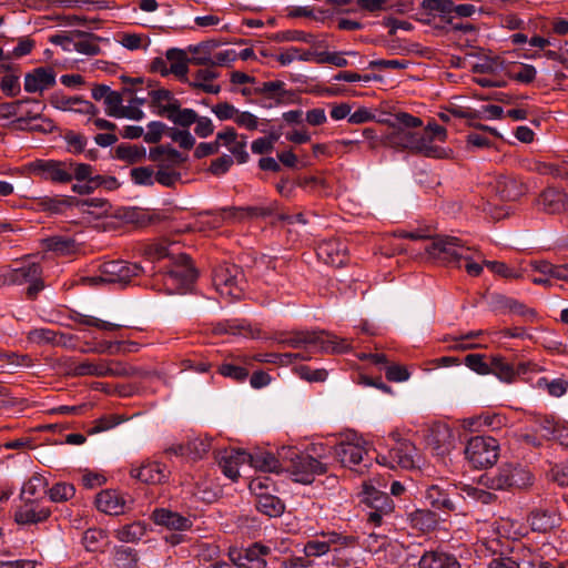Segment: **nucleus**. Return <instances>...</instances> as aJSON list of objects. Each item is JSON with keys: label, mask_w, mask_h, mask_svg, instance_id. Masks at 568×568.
<instances>
[{"label": "nucleus", "mask_w": 568, "mask_h": 568, "mask_svg": "<svg viewBox=\"0 0 568 568\" xmlns=\"http://www.w3.org/2000/svg\"><path fill=\"white\" fill-rule=\"evenodd\" d=\"M278 344L306 353H346L351 349L348 339L338 338L325 331H296L283 335Z\"/></svg>", "instance_id": "nucleus-1"}, {"label": "nucleus", "mask_w": 568, "mask_h": 568, "mask_svg": "<svg viewBox=\"0 0 568 568\" xmlns=\"http://www.w3.org/2000/svg\"><path fill=\"white\" fill-rule=\"evenodd\" d=\"M278 457L294 481L304 485L312 484L316 476L327 471V465L310 453L300 452L295 447H282Z\"/></svg>", "instance_id": "nucleus-2"}, {"label": "nucleus", "mask_w": 568, "mask_h": 568, "mask_svg": "<svg viewBox=\"0 0 568 568\" xmlns=\"http://www.w3.org/2000/svg\"><path fill=\"white\" fill-rule=\"evenodd\" d=\"M358 546V539L352 535H343L335 530L320 531L316 538L305 542L303 552L306 557H322L329 551H333V565L337 567H347L349 561L339 556L341 551L345 548H355Z\"/></svg>", "instance_id": "nucleus-3"}, {"label": "nucleus", "mask_w": 568, "mask_h": 568, "mask_svg": "<svg viewBox=\"0 0 568 568\" xmlns=\"http://www.w3.org/2000/svg\"><path fill=\"white\" fill-rule=\"evenodd\" d=\"M534 483V475L519 463H506L495 471L480 476V484L493 490L526 489Z\"/></svg>", "instance_id": "nucleus-4"}, {"label": "nucleus", "mask_w": 568, "mask_h": 568, "mask_svg": "<svg viewBox=\"0 0 568 568\" xmlns=\"http://www.w3.org/2000/svg\"><path fill=\"white\" fill-rule=\"evenodd\" d=\"M385 123L388 125V131L384 136L385 144L409 151L418 133L412 129L419 128L423 124L419 118L406 112L396 113L394 119L386 120Z\"/></svg>", "instance_id": "nucleus-5"}, {"label": "nucleus", "mask_w": 568, "mask_h": 568, "mask_svg": "<svg viewBox=\"0 0 568 568\" xmlns=\"http://www.w3.org/2000/svg\"><path fill=\"white\" fill-rule=\"evenodd\" d=\"M41 275L42 267L39 263H23L16 268H6L0 274V286L29 284L27 287V296L33 300L44 287Z\"/></svg>", "instance_id": "nucleus-6"}, {"label": "nucleus", "mask_w": 568, "mask_h": 568, "mask_svg": "<svg viewBox=\"0 0 568 568\" xmlns=\"http://www.w3.org/2000/svg\"><path fill=\"white\" fill-rule=\"evenodd\" d=\"M468 246L455 236H438L426 246V253L435 261L455 267H462V257H466Z\"/></svg>", "instance_id": "nucleus-7"}, {"label": "nucleus", "mask_w": 568, "mask_h": 568, "mask_svg": "<svg viewBox=\"0 0 568 568\" xmlns=\"http://www.w3.org/2000/svg\"><path fill=\"white\" fill-rule=\"evenodd\" d=\"M213 284L222 296L240 298L244 291V274L240 266L224 263L213 271Z\"/></svg>", "instance_id": "nucleus-8"}, {"label": "nucleus", "mask_w": 568, "mask_h": 568, "mask_svg": "<svg viewBox=\"0 0 568 568\" xmlns=\"http://www.w3.org/2000/svg\"><path fill=\"white\" fill-rule=\"evenodd\" d=\"M465 456L475 468L493 466L499 456V444L494 437L475 436L468 440Z\"/></svg>", "instance_id": "nucleus-9"}, {"label": "nucleus", "mask_w": 568, "mask_h": 568, "mask_svg": "<svg viewBox=\"0 0 568 568\" xmlns=\"http://www.w3.org/2000/svg\"><path fill=\"white\" fill-rule=\"evenodd\" d=\"M73 376H94V377H126L131 375V367L119 361L109 359H85L74 363L71 368Z\"/></svg>", "instance_id": "nucleus-10"}, {"label": "nucleus", "mask_w": 568, "mask_h": 568, "mask_svg": "<svg viewBox=\"0 0 568 568\" xmlns=\"http://www.w3.org/2000/svg\"><path fill=\"white\" fill-rule=\"evenodd\" d=\"M446 138L447 132L444 126H440L437 123H428L423 132L417 133L410 151L427 158H446V150L434 143L435 140L445 142Z\"/></svg>", "instance_id": "nucleus-11"}, {"label": "nucleus", "mask_w": 568, "mask_h": 568, "mask_svg": "<svg viewBox=\"0 0 568 568\" xmlns=\"http://www.w3.org/2000/svg\"><path fill=\"white\" fill-rule=\"evenodd\" d=\"M197 273L186 254H180L174 265L164 275V285L170 293H179L195 281Z\"/></svg>", "instance_id": "nucleus-12"}, {"label": "nucleus", "mask_w": 568, "mask_h": 568, "mask_svg": "<svg viewBox=\"0 0 568 568\" xmlns=\"http://www.w3.org/2000/svg\"><path fill=\"white\" fill-rule=\"evenodd\" d=\"M99 271L102 272V280L106 284L125 286L141 274L142 267L135 263L115 260L100 264Z\"/></svg>", "instance_id": "nucleus-13"}, {"label": "nucleus", "mask_w": 568, "mask_h": 568, "mask_svg": "<svg viewBox=\"0 0 568 568\" xmlns=\"http://www.w3.org/2000/svg\"><path fill=\"white\" fill-rule=\"evenodd\" d=\"M29 170L44 181L62 184L71 182L68 161L36 160L29 164Z\"/></svg>", "instance_id": "nucleus-14"}, {"label": "nucleus", "mask_w": 568, "mask_h": 568, "mask_svg": "<svg viewBox=\"0 0 568 568\" xmlns=\"http://www.w3.org/2000/svg\"><path fill=\"white\" fill-rule=\"evenodd\" d=\"M270 552L271 549L267 546L255 542L244 549L231 548L229 557L237 568H265L266 556Z\"/></svg>", "instance_id": "nucleus-15"}, {"label": "nucleus", "mask_w": 568, "mask_h": 568, "mask_svg": "<svg viewBox=\"0 0 568 568\" xmlns=\"http://www.w3.org/2000/svg\"><path fill=\"white\" fill-rule=\"evenodd\" d=\"M21 501L14 511V521L18 525H38L50 518L51 509L41 499L28 498Z\"/></svg>", "instance_id": "nucleus-16"}, {"label": "nucleus", "mask_w": 568, "mask_h": 568, "mask_svg": "<svg viewBox=\"0 0 568 568\" xmlns=\"http://www.w3.org/2000/svg\"><path fill=\"white\" fill-rule=\"evenodd\" d=\"M317 257L327 265L341 267L348 260L347 246L338 239L323 240L316 247Z\"/></svg>", "instance_id": "nucleus-17"}, {"label": "nucleus", "mask_w": 568, "mask_h": 568, "mask_svg": "<svg viewBox=\"0 0 568 568\" xmlns=\"http://www.w3.org/2000/svg\"><path fill=\"white\" fill-rule=\"evenodd\" d=\"M415 455L416 447L413 443H400L399 446H393L388 455L378 456L377 462L389 468L412 469L415 467Z\"/></svg>", "instance_id": "nucleus-18"}, {"label": "nucleus", "mask_w": 568, "mask_h": 568, "mask_svg": "<svg viewBox=\"0 0 568 568\" xmlns=\"http://www.w3.org/2000/svg\"><path fill=\"white\" fill-rule=\"evenodd\" d=\"M536 205L547 214L564 213L568 210V194L556 187H547L537 197Z\"/></svg>", "instance_id": "nucleus-19"}, {"label": "nucleus", "mask_w": 568, "mask_h": 568, "mask_svg": "<svg viewBox=\"0 0 568 568\" xmlns=\"http://www.w3.org/2000/svg\"><path fill=\"white\" fill-rule=\"evenodd\" d=\"M334 455L343 466L353 468L364 460L367 450L357 439V442H341L334 447Z\"/></svg>", "instance_id": "nucleus-20"}, {"label": "nucleus", "mask_w": 568, "mask_h": 568, "mask_svg": "<svg viewBox=\"0 0 568 568\" xmlns=\"http://www.w3.org/2000/svg\"><path fill=\"white\" fill-rule=\"evenodd\" d=\"M273 212V205L232 206L222 210L223 219L230 222H242L245 220L266 217L272 215Z\"/></svg>", "instance_id": "nucleus-21"}, {"label": "nucleus", "mask_w": 568, "mask_h": 568, "mask_svg": "<svg viewBox=\"0 0 568 568\" xmlns=\"http://www.w3.org/2000/svg\"><path fill=\"white\" fill-rule=\"evenodd\" d=\"M133 478L150 485L164 483L169 478L170 471L164 464L159 462H146L140 467L132 468L130 471Z\"/></svg>", "instance_id": "nucleus-22"}, {"label": "nucleus", "mask_w": 568, "mask_h": 568, "mask_svg": "<svg viewBox=\"0 0 568 568\" xmlns=\"http://www.w3.org/2000/svg\"><path fill=\"white\" fill-rule=\"evenodd\" d=\"M494 191L500 201L514 202L526 193V186L515 176L500 175L495 181Z\"/></svg>", "instance_id": "nucleus-23"}, {"label": "nucleus", "mask_w": 568, "mask_h": 568, "mask_svg": "<svg viewBox=\"0 0 568 568\" xmlns=\"http://www.w3.org/2000/svg\"><path fill=\"white\" fill-rule=\"evenodd\" d=\"M149 99L153 113L163 118H166L168 114L174 111L180 103L173 93L164 88L150 90Z\"/></svg>", "instance_id": "nucleus-24"}, {"label": "nucleus", "mask_w": 568, "mask_h": 568, "mask_svg": "<svg viewBox=\"0 0 568 568\" xmlns=\"http://www.w3.org/2000/svg\"><path fill=\"white\" fill-rule=\"evenodd\" d=\"M55 84V73L51 68H37L24 77V90L30 93L43 92Z\"/></svg>", "instance_id": "nucleus-25"}, {"label": "nucleus", "mask_w": 568, "mask_h": 568, "mask_svg": "<svg viewBox=\"0 0 568 568\" xmlns=\"http://www.w3.org/2000/svg\"><path fill=\"white\" fill-rule=\"evenodd\" d=\"M247 453L242 449H229L221 454L219 466L222 473L230 479L236 480L240 476V466L246 463Z\"/></svg>", "instance_id": "nucleus-26"}, {"label": "nucleus", "mask_w": 568, "mask_h": 568, "mask_svg": "<svg viewBox=\"0 0 568 568\" xmlns=\"http://www.w3.org/2000/svg\"><path fill=\"white\" fill-rule=\"evenodd\" d=\"M152 519L155 524L165 526L170 530L184 531L192 527V520L189 517L165 508L155 509L152 513Z\"/></svg>", "instance_id": "nucleus-27"}, {"label": "nucleus", "mask_w": 568, "mask_h": 568, "mask_svg": "<svg viewBox=\"0 0 568 568\" xmlns=\"http://www.w3.org/2000/svg\"><path fill=\"white\" fill-rule=\"evenodd\" d=\"M125 498L116 490L106 489L97 495V508L108 515H120L125 510Z\"/></svg>", "instance_id": "nucleus-28"}, {"label": "nucleus", "mask_w": 568, "mask_h": 568, "mask_svg": "<svg viewBox=\"0 0 568 568\" xmlns=\"http://www.w3.org/2000/svg\"><path fill=\"white\" fill-rule=\"evenodd\" d=\"M452 495H457L455 489H445L440 485H432L426 490V499L432 507L443 511H454L456 509Z\"/></svg>", "instance_id": "nucleus-29"}, {"label": "nucleus", "mask_w": 568, "mask_h": 568, "mask_svg": "<svg viewBox=\"0 0 568 568\" xmlns=\"http://www.w3.org/2000/svg\"><path fill=\"white\" fill-rule=\"evenodd\" d=\"M419 568H460V564L455 556L442 550L424 551L419 561Z\"/></svg>", "instance_id": "nucleus-30"}, {"label": "nucleus", "mask_w": 568, "mask_h": 568, "mask_svg": "<svg viewBox=\"0 0 568 568\" xmlns=\"http://www.w3.org/2000/svg\"><path fill=\"white\" fill-rule=\"evenodd\" d=\"M166 60L170 63V72L174 74L180 81L189 83L187 78L190 57L187 51L182 49L172 48L165 53Z\"/></svg>", "instance_id": "nucleus-31"}, {"label": "nucleus", "mask_w": 568, "mask_h": 568, "mask_svg": "<svg viewBox=\"0 0 568 568\" xmlns=\"http://www.w3.org/2000/svg\"><path fill=\"white\" fill-rule=\"evenodd\" d=\"M528 521L534 531L547 532L558 525V517L555 509L536 508L528 516Z\"/></svg>", "instance_id": "nucleus-32"}, {"label": "nucleus", "mask_w": 568, "mask_h": 568, "mask_svg": "<svg viewBox=\"0 0 568 568\" xmlns=\"http://www.w3.org/2000/svg\"><path fill=\"white\" fill-rule=\"evenodd\" d=\"M40 244L43 251L61 256L70 255L78 250L75 240L65 235H52L42 239Z\"/></svg>", "instance_id": "nucleus-33"}, {"label": "nucleus", "mask_w": 568, "mask_h": 568, "mask_svg": "<svg viewBox=\"0 0 568 568\" xmlns=\"http://www.w3.org/2000/svg\"><path fill=\"white\" fill-rule=\"evenodd\" d=\"M235 363H223L219 366L217 372L226 377L231 378L235 382H244L248 376V371L242 366L251 364V357L247 355H230Z\"/></svg>", "instance_id": "nucleus-34"}, {"label": "nucleus", "mask_w": 568, "mask_h": 568, "mask_svg": "<svg viewBox=\"0 0 568 568\" xmlns=\"http://www.w3.org/2000/svg\"><path fill=\"white\" fill-rule=\"evenodd\" d=\"M246 463L255 469L268 473H280L283 470L281 458H276L272 453L256 450L252 454L247 453Z\"/></svg>", "instance_id": "nucleus-35"}, {"label": "nucleus", "mask_w": 568, "mask_h": 568, "mask_svg": "<svg viewBox=\"0 0 568 568\" xmlns=\"http://www.w3.org/2000/svg\"><path fill=\"white\" fill-rule=\"evenodd\" d=\"M74 50L87 55H97L100 53L98 44L99 37L93 33L75 30L72 32Z\"/></svg>", "instance_id": "nucleus-36"}, {"label": "nucleus", "mask_w": 568, "mask_h": 568, "mask_svg": "<svg viewBox=\"0 0 568 568\" xmlns=\"http://www.w3.org/2000/svg\"><path fill=\"white\" fill-rule=\"evenodd\" d=\"M503 424V417L497 414L483 413L478 416H473L464 419V427L471 432H480L485 428L496 429Z\"/></svg>", "instance_id": "nucleus-37"}, {"label": "nucleus", "mask_w": 568, "mask_h": 568, "mask_svg": "<svg viewBox=\"0 0 568 568\" xmlns=\"http://www.w3.org/2000/svg\"><path fill=\"white\" fill-rule=\"evenodd\" d=\"M489 374H493L503 383L511 384L515 382V366L501 355L490 356Z\"/></svg>", "instance_id": "nucleus-38"}, {"label": "nucleus", "mask_w": 568, "mask_h": 568, "mask_svg": "<svg viewBox=\"0 0 568 568\" xmlns=\"http://www.w3.org/2000/svg\"><path fill=\"white\" fill-rule=\"evenodd\" d=\"M219 45L216 41H203L195 45H190L187 52L191 53L190 63L194 65H210L212 51Z\"/></svg>", "instance_id": "nucleus-39"}, {"label": "nucleus", "mask_w": 568, "mask_h": 568, "mask_svg": "<svg viewBox=\"0 0 568 568\" xmlns=\"http://www.w3.org/2000/svg\"><path fill=\"white\" fill-rule=\"evenodd\" d=\"M531 267L535 272L548 276L550 280L568 282V264L555 265L548 261H534Z\"/></svg>", "instance_id": "nucleus-40"}, {"label": "nucleus", "mask_w": 568, "mask_h": 568, "mask_svg": "<svg viewBox=\"0 0 568 568\" xmlns=\"http://www.w3.org/2000/svg\"><path fill=\"white\" fill-rule=\"evenodd\" d=\"M146 156V150L143 145H133L121 143L115 148V158L129 164L143 161Z\"/></svg>", "instance_id": "nucleus-41"}, {"label": "nucleus", "mask_w": 568, "mask_h": 568, "mask_svg": "<svg viewBox=\"0 0 568 568\" xmlns=\"http://www.w3.org/2000/svg\"><path fill=\"white\" fill-rule=\"evenodd\" d=\"M256 509L268 517H277L283 514L284 504L278 497L265 494L257 497Z\"/></svg>", "instance_id": "nucleus-42"}, {"label": "nucleus", "mask_w": 568, "mask_h": 568, "mask_svg": "<svg viewBox=\"0 0 568 568\" xmlns=\"http://www.w3.org/2000/svg\"><path fill=\"white\" fill-rule=\"evenodd\" d=\"M369 510L378 511L382 515H390L394 511V501L385 493L373 490L366 497Z\"/></svg>", "instance_id": "nucleus-43"}, {"label": "nucleus", "mask_w": 568, "mask_h": 568, "mask_svg": "<svg viewBox=\"0 0 568 568\" xmlns=\"http://www.w3.org/2000/svg\"><path fill=\"white\" fill-rule=\"evenodd\" d=\"M453 3L452 0H424L422 6L429 13L438 14L444 22L452 23Z\"/></svg>", "instance_id": "nucleus-44"}, {"label": "nucleus", "mask_w": 568, "mask_h": 568, "mask_svg": "<svg viewBox=\"0 0 568 568\" xmlns=\"http://www.w3.org/2000/svg\"><path fill=\"white\" fill-rule=\"evenodd\" d=\"M529 549H520L511 551V555L499 554L495 556L488 564V568H520V560H524Z\"/></svg>", "instance_id": "nucleus-45"}, {"label": "nucleus", "mask_w": 568, "mask_h": 568, "mask_svg": "<svg viewBox=\"0 0 568 568\" xmlns=\"http://www.w3.org/2000/svg\"><path fill=\"white\" fill-rule=\"evenodd\" d=\"M146 534V525L141 521L128 524L115 530V537L122 542L139 541Z\"/></svg>", "instance_id": "nucleus-46"}, {"label": "nucleus", "mask_w": 568, "mask_h": 568, "mask_svg": "<svg viewBox=\"0 0 568 568\" xmlns=\"http://www.w3.org/2000/svg\"><path fill=\"white\" fill-rule=\"evenodd\" d=\"M47 480L40 474L32 475L22 486L20 499L38 498L39 494H47Z\"/></svg>", "instance_id": "nucleus-47"}, {"label": "nucleus", "mask_w": 568, "mask_h": 568, "mask_svg": "<svg viewBox=\"0 0 568 568\" xmlns=\"http://www.w3.org/2000/svg\"><path fill=\"white\" fill-rule=\"evenodd\" d=\"M501 306L506 308L509 313L521 316L527 322H535L538 317L537 312L525 305L524 303L511 298V297H503Z\"/></svg>", "instance_id": "nucleus-48"}, {"label": "nucleus", "mask_w": 568, "mask_h": 568, "mask_svg": "<svg viewBox=\"0 0 568 568\" xmlns=\"http://www.w3.org/2000/svg\"><path fill=\"white\" fill-rule=\"evenodd\" d=\"M314 57V52L303 50L297 47H290L284 50H282L276 55V61L281 65H288L294 61H310Z\"/></svg>", "instance_id": "nucleus-49"}, {"label": "nucleus", "mask_w": 568, "mask_h": 568, "mask_svg": "<svg viewBox=\"0 0 568 568\" xmlns=\"http://www.w3.org/2000/svg\"><path fill=\"white\" fill-rule=\"evenodd\" d=\"M82 213L92 215L93 217L100 219L108 216L111 210V205L106 200L102 199H90L79 203Z\"/></svg>", "instance_id": "nucleus-50"}, {"label": "nucleus", "mask_w": 568, "mask_h": 568, "mask_svg": "<svg viewBox=\"0 0 568 568\" xmlns=\"http://www.w3.org/2000/svg\"><path fill=\"white\" fill-rule=\"evenodd\" d=\"M68 164L71 181L75 179L79 182L89 181V183H94V185H98V180L102 179L101 175L92 176L93 168L90 164L75 163L73 161H68Z\"/></svg>", "instance_id": "nucleus-51"}, {"label": "nucleus", "mask_w": 568, "mask_h": 568, "mask_svg": "<svg viewBox=\"0 0 568 568\" xmlns=\"http://www.w3.org/2000/svg\"><path fill=\"white\" fill-rule=\"evenodd\" d=\"M73 321L79 323V324H81V325L92 326V327H95L98 329L108 331V332L116 331V329L122 327L121 324L111 323V322L103 321V320H100L98 317H94V316H91V315L81 314V313H77L73 316Z\"/></svg>", "instance_id": "nucleus-52"}, {"label": "nucleus", "mask_w": 568, "mask_h": 568, "mask_svg": "<svg viewBox=\"0 0 568 568\" xmlns=\"http://www.w3.org/2000/svg\"><path fill=\"white\" fill-rule=\"evenodd\" d=\"M166 119L175 125L189 128L197 120V113L193 109H181V103H179L178 108L168 114Z\"/></svg>", "instance_id": "nucleus-53"}, {"label": "nucleus", "mask_w": 568, "mask_h": 568, "mask_svg": "<svg viewBox=\"0 0 568 568\" xmlns=\"http://www.w3.org/2000/svg\"><path fill=\"white\" fill-rule=\"evenodd\" d=\"M49 498L53 503H64L73 498L75 488L69 483H57L49 490H47Z\"/></svg>", "instance_id": "nucleus-54"}, {"label": "nucleus", "mask_w": 568, "mask_h": 568, "mask_svg": "<svg viewBox=\"0 0 568 568\" xmlns=\"http://www.w3.org/2000/svg\"><path fill=\"white\" fill-rule=\"evenodd\" d=\"M106 534L102 529L90 528L84 531L82 537V544L89 551H97L101 545L105 541Z\"/></svg>", "instance_id": "nucleus-55"}, {"label": "nucleus", "mask_w": 568, "mask_h": 568, "mask_svg": "<svg viewBox=\"0 0 568 568\" xmlns=\"http://www.w3.org/2000/svg\"><path fill=\"white\" fill-rule=\"evenodd\" d=\"M166 135L175 143L180 145V148L184 150H191L195 144L194 136L190 133L189 130H180L176 128H169L166 131Z\"/></svg>", "instance_id": "nucleus-56"}, {"label": "nucleus", "mask_w": 568, "mask_h": 568, "mask_svg": "<svg viewBox=\"0 0 568 568\" xmlns=\"http://www.w3.org/2000/svg\"><path fill=\"white\" fill-rule=\"evenodd\" d=\"M464 364L479 375H489V363L486 362L485 354H468Z\"/></svg>", "instance_id": "nucleus-57"}, {"label": "nucleus", "mask_w": 568, "mask_h": 568, "mask_svg": "<svg viewBox=\"0 0 568 568\" xmlns=\"http://www.w3.org/2000/svg\"><path fill=\"white\" fill-rule=\"evenodd\" d=\"M103 103L105 105V113L109 116L119 118L123 109V98L120 92L111 90Z\"/></svg>", "instance_id": "nucleus-58"}, {"label": "nucleus", "mask_w": 568, "mask_h": 568, "mask_svg": "<svg viewBox=\"0 0 568 568\" xmlns=\"http://www.w3.org/2000/svg\"><path fill=\"white\" fill-rule=\"evenodd\" d=\"M131 179L138 185L151 186L154 184V171L150 166H140L131 170Z\"/></svg>", "instance_id": "nucleus-59"}, {"label": "nucleus", "mask_w": 568, "mask_h": 568, "mask_svg": "<svg viewBox=\"0 0 568 568\" xmlns=\"http://www.w3.org/2000/svg\"><path fill=\"white\" fill-rule=\"evenodd\" d=\"M28 339L36 344H54L57 332L50 328H34L28 333Z\"/></svg>", "instance_id": "nucleus-60"}, {"label": "nucleus", "mask_w": 568, "mask_h": 568, "mask_svg": "<svg viewBox=\"0 0 568 568\" xmlns=\"http://www.w3.org/2000/svg\"><path fill=\"white\" fill-rule=\"evenodd\" d=\"M463 491L466 494L467 497L484 505L491 504L497 498L495 494L474 486H465L463 488Z\"/></svg>", "instance_id": "nucleus-61"}, {"label": "nucleus", "mask_w": 568, "mask_h": 568, "mask_svg": "<svg viewBox=\"0 0 568 568\" xmlns=\"http://www.w3.org/2000/svg\"><path fill=\"white\" fill-rule=\"evenodd\" d=\"M40 205L45 211H50L52 213H60V212H62V210L64 207L71 205V199L65 197V196H54V197L45 196V197L41 199Z\"/></svg>", "instance_id": "nucleus-62"}, {"label": "nucleus", "mask_w": 568, "mask_h": 568, "mask_svg": "<svg viewBox=\"0 0 568 568\" xmlns=\"http://www.w3.org/2000/svg\"><path fill=\"white\" fill-rule=\"evenodd\" d=\"M170 126H166L163 122L151 121L148 124V132L143 135L146 143H158L161 141L162 135L166 134Z\"/></svg>", "instance_id": "nucleus-63"}, {"label": "nucleus", "mask_w": 568, "mask_h": 568, "mask_svg": "<svg viewBox=\"0 0 568 568\" xmlns=\"http://www.w3.org/2000/svg\"><path fill=\"white\" fill-rule=\"evenodd\" d=\"M181 180V174L175 171H170L163 165L160 166L158 172L154 174V181L163 186L172 187L176 182Z\"/></svg>", "instance_id": "nucleus-64"}]
</instances>
